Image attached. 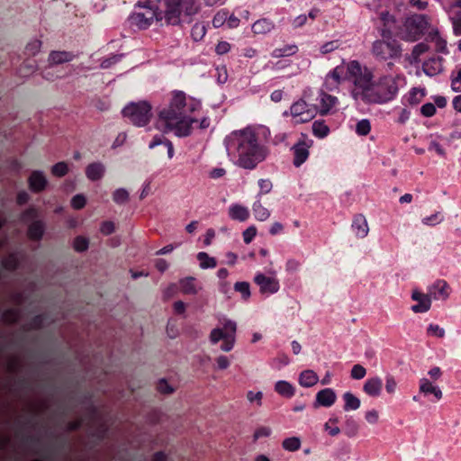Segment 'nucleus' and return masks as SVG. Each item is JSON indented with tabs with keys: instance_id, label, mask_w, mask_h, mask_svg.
<instances>
[{
	"instance_id": "nucleus-1",
	"label": "nucleus",
	"mask_w": 461,
	"mask_h": 461,
	"mask_svg": "<svg viewBox=\"0 0 461 461\" xmlns=\"http://www.w3.org/2000/svg\"><path fill=\"white\" fill-rule=\"evenodd\" d=\"M187 16L196 14L200 11L197 0H147L139 2L134 12L130 15L131 25L140 30H146L154 21L161 23L165 20L167 25H178L181 13Z\"/></svg>"
},
{
	"instance_id": "nucleus-2",
	"label": "nucleus",
	"mask_w": 461,
	"mask_h": 461,
	"mask_svg": "<svg viewBox=\"0 0 461 461\" xmlns=\"http://www.w3.org/2000/svg\"><path fill=\"white\" fill-rule=\"evenodd\" d=\"M224 145L228 155L237 158L236 164L249 170L256 168L269 153L268 148L251 127L230 132L225 137Z\"/></svg>"
},
{
	"instance_id": "nucleus-3",
	"label": "nucleus",
	"mask_w": 461,
	"mask_h": 461,
	"mask_svg": "<svg viewBox=\"0 0 461 461\" xmlns=\"http://www.w3.org/2000/svg\"><path fill=\"white\" fill-rule=\"evenodd\" d=\"M200 108L198 100L187 99L184 92L174 91L168 105L158 112V123L164 126L166 132L173 131L177 137H187L192 132L193 123L197 122L190 114Z\"/></svg>"
},
{
	"instance_id": "nucleus-4",
	"label": "nucleus",
	"mask_w": 461,
	"mask_h": 461,
	"mask_svg": "<svg viewBox=\"0 0 461 461\" xmlns=\"http://www.w3.org/2000/svg\"><path fill=\"white\" fill-rule=\"evenodd\" d=\"M397 78L393 76H383L373 83V86L365 92L366 104H386L398 95Z\"/></svg>"
},
{
	"instance_id": "nucleus-5",
	"label": "nucleus",
	"mask_w": 461,
	"mask_h": 461,
	"mask_svg": "<svg viewBox=\"0 0 461 461\" xmlns=\"http://www.w3.org/2000/svg\"><path fill=\"white\" fill-rule=\"evenodd\" d=\"M381 40L374 41L372 53L380 60H388L400 59L402 56V46L397 40L393 37L391 29H381Z\"/></svg>"
},
{
	"instance_id": "nucleus-6",
	"label": "nucleus",
	"mask_w": 461,
	"mask_h": 461,
	"mask_svg": "<svg viewBox=\"0 0 461 461\" xmlns=\"http://www.w3.org/2000/svg\"><path fill=\"white\" fill-rule=\"evenodd\" d=\"M152 106L147 101L131 102L122 109L123 117L136 127L146 126L152 117Z\"/></svg>"
},
{
	"instance_id": "nucleus-7",
	"label": "nucleus",
	"mask_w": 461,
	"mask_h": 461,
	"mask_svg": "<svg viewBox=\"0 0 461 461\" xmlns=\"http://www.w3.org/2000/svg\"><path fill=\"white\" fill-rule=\"evenodd\" d=\"M222 328H214L210 333V341L212 345L217 344L220 340H223L221 349L224 352H230L235 343V335L237 331V324L230 319H222L220 321Z\"/></svg>"
},
{
	"instance_id": "nucleus-8",
	"label": "nucleus",
	"mask_w": 461,
	"mask_h": 461,
	"mask_svg": "<svg viewBox=\"0 0 461 461\" xmlns=\"http://www.w3.org/2000/svg\"><path fill=\"white\" fill-rule=\"evenodd\" d=\"M346 77L352 80L355 86L361 89V98L364 101L365 92L373 86V74L367 68H362L357 60L348 64Z\"/></svg>"
},
{
	"instance_id": "nucleus-9",
	"label": "nucleus",
	"mask_w": 461,
	"mask_h": 461,
	"mask_svg": "<svg viewBox=\"0 0 461 461\" xmlns=\"http://www.w3.org/2000/svg\"><path fill=\"white\" fill-rule=\"evenodd\" d=\"M428 22L422 14H413L408 17L400 29L399 36L408 41H417L423 33Z\"/></svg>"
},
{
	"instance_id": "nucleus-10",
	"label": "nucleus",
	"mask_w": 461,
	"mask_h": 461,
	"mask_svg": "<svg viewBox=\"0 0 461 461\" xmlns=\"http://www.w3.org/2000/svg\"><path fill=\"white\" fill-rule=\"evenodd\" d=\"M318 108L314 104L306 103L303 99H299L294 103L290 111H285L283 116L291 115L294 124L305 123L312 121L317 114Z\"/></svg>"
},
{
	"instance_id": "nucleus-11",
	"label": "nucleus",
	"mask_w": 461,
	"mask_h": 461,
	"mask_svg": "<svg viewBox=\"0 0 461 461\" xmlns=\"http://www.w3.org/2000/svg\"><path fill=\"white\" fill-rule=\"evenodd\" d=\"M254 282L259 286L261 294H275L280 288L279 281L276 277L267 276L262 273H258L254 277Z\"/></svg>"
},
{
	"instance_id": "nucleus-12",
	"label": "nucleus",
	"mask_w": 461,
	"mask_h": 461,
	"mask_svg": "<svg viewBox=\"0 0 461 461\" xmlns=\"http://www.w3.org/2000/svg\"><path fill=\"white\" fill-rule=\"evenodd\" d=\"M428 293L431 299L445 301L449 297L450 286L447 281L438 279L428 288Z\"/></svg>"
},
{
	"instance_id": "nucleus-13",
	"label": "nucleus",
	"mask_w": 461,
	"mask_h": 461,
	"mask_svg": "<svg viewBox=\"0 0 461 461\" xmlns=\"http://www.w3.org/2000/svg\"><path fill=\"white\" fill-rule=\"evenodd\" d=\"M411 299L418 302L417 304L411 306V311L415 313L427 312L431 307V297L429 293L423 294L414 290L411 294Z\"/></svg>"
},
{
	"instance_id": "nucleus-14",
	"label": "nucleus",
	"mask_w": 461,
	"mask_h": 461,
	"mask_svg": "<svg viewBox=\"0 0 461 461\" xmlns=\"http://www.w3.org/2000/svg\"><path fill=\"white\" fill-rule=\"evenodd\" d=\"M48 180L42 171L33 170L28 178L29 189L35 194L41 193L46 189Z\"/></svg>"
},
{
	"instance_id": "nucleus-15",
	"label": "nucleus",
	"mask_w": 461,
	"mask_h": 461,
	"mask_svg": "<svg viewBox=\"0 0 461 461\" xmlns=\"http://www.w3.org/2000/svg\"><path fill=\"white\" fill-rule=\"evenodd\" d=\"M309 148L310 146L304 140H299L292 147L294 167H301L308 159L310 156Z\"/></svg>"
},
{
	"instance_id": "nucleus-16",
	"label": "nucleus",
	"mask_w": 461,
	"mask_h": 461,
	"mask_svg": "<svg viewBox=\"0 0 461 461\" xmlns=\"http://www.w3.org/2000/svg\"><path fill=\"white\" fill-rule=\"evenodd\" d=\"M337 400L336 393L331 388H324L316 393L314 407H330Z\"/></svg>"
},
{
	"instance_id": "nucleus-17",
	"label": "nucleus",
	"mask_w": 461,
	"mask_h": 461,
	"mask_svg": "<svg viewBox=\"0 0 461 461\" xmlns=\"http://www.w3.org/2000/svg\"><path fill=\"white\" fill-rule=\"evenodd\" d=\"M76 58H77V55L72 51L51 50L48 57V63L50 66H57L70 62Z\"/></svg>"
},
{
	"instance_id": "nucleus-18",
	"label": "nucleus",
	"mask_w": 461,
	"mask_h": 461,
	"mask_svg": "<svg viewBox=\"0 0 461 461\" xmlns=\"http://www.w3.org/2000/svg\"><path fill=\"white\" fill-rule=\"evenodd\" d=\"M444 59L439 56H433L424 61L422 69L429 77L438 75L443 70Z\"/></svg>"
},
{
	"instance_id": "nucleus-19",
	"label": "nucleus",
	"mask_w": 461,
	"mask_h": 461,
	"mask_svg": "<svg viewBox=\"0 0 461 461\" xmlns=\"http://www.w3.org/2000/svg\"><path fill=\"white\" fill-rule=\"evenodd\" d=\"M46 224L42 220L31 222L27 228V236L32 241H41L44 236Z\"/></svg>"
},
{
	"instance_id": "nucleus-20",
	"label": "nucleus",
	"mask_w": 461,
	"mask_h": 461,
	"mask_svg": "<svg viewBox=\"0 0 461 461\" xmlns=\"http://www.w3.org/2000/svg\"><path fill=\"white\" fill-rule=\"evenodd\" d=\"M382 388L383 381L378 376L368 378L363 385V391L371 397H378L381 394Z\"/></svg>"
},
{
	"instance_id": "nucleus-21",
	"label": "nucleus",
	"mask_w": 461,
	"mask_h": 461,
	"mask_svg": "<svg viewBox=\"0 0 461 461\" xmlns=\"http://www.w3.org/2000/svg\"><path fill=\"white\" fill-rule=\"evenodd\" d=\"M321 108L318 111L321 115H327L330 110L338 104V98L321 91L320 94Z\"/></svg>"
},
{
	"instance_id": "nucleus-22",
	"label": "nucleus",
	"mask_w": 461,
	"mask_h": 461,
	"mask_svg": "<svg viewBox=\"0 0 461 461\" xmlns=\"http://www.w3.org/2000/svg\"><path fill=\"white\" fill-rule=\"evenodd\" d=\"M351 227L358 238H365L368 234L367 221L362 214H357L354 217Z\"/></svg>"
},
{
	"instance_id": "nucleus-23",
	"label": "nucleus",
	"mask_w": 461,
	"mask_h": 461,
	"mask_svg": "<svg viewBox=\"0 0 461 461\" xmlns=\"http://www.w3.org/2000/svg\"><path fill=\"white\" fill-rule=\"evenodd\" d=\"M229 216L232 220L245 221L249 217V211L243 205L234 203L229 208Z\"/></svg>"
},
{
	"instance_id": "nucleus-24",
	"label": "nucleus",
	"mask_w": 461,
	"mask_h": 461,
	"mask_svg": "<svg viewBox=\"0 0 461 461\" xmlns=\"http://www.w3.org/2000/svg\"><path fill=\"white\" fill-rule=\"evenodd\" d=\"M275 28V23L268 18H261L256 21L252 25V32L255 34H266Z\"/></svg>"
},
{
	"instance_id": "nucleus-25",
	"label": "nucleus",
	"mask_w": 461,
	"mask_h": 461,
	"mask_svg": "<svg viewBox=\"0 0 461 461\" xmlns=\"http://www.w3.org/2000/svg\"><path fill=\"white\" fill-rule=\"evenodd\" d=\"M319 381L317 374L311 369L303 371L299 375V384L303 387H312L315 385Z\"/></svg>"
},
{
	"instance_id": "nucleus-26",
	"label": "nucleus",
	"mask_w": 461,
	"mask_h": 461,
	"mask_svg": "<svg viewBox=\"0 0 461 461\" xmlns=\"http://www.w3.org/2000/svg\"><path fill=\"white\" fill-rule=\"evenodd\" d=\"M104 173V167L99 162L89 164L86 168V175L88 179L92 181L99 180L103 177Z\"/></svg>"
},
{
	"instance_id": "nucleus-27",
	"label": "nucleus",
	"mask_w": 461,
	"mask_h": 461,
	"mask_svg": "<svg viewBox=\"0 0 461 461\" xmlns=\"http://www.w3.org/2000/svg\"><path fill=\"white\" fill-rule=\"evenodd\" d=\"M420 392L424 394L432 393L437 400H440L443 395L442 391L438 386H434L427 378L420 380Z\"/></svg>"
},
{
	"instance_id": "nucleus-28",
	"label": "nucleus",
	"mask_w": 461,
	"mask_h": 461,
	"mask_svg": "<svg viewBox=\"0 0 461 461\" xmlns=\"http://www.w3.org/2000/svg\"><path fill=\"white\" fill-rule=\"evenodd\" d=\"M275 391L283 397L292 398L295 393L294 387L285 380H280L275 384Z\"/></svg>"
},
{
	"instance_id": "nucleus-29",
	"label": "nucleus",
	"mask_w": 461,
	"mask_h": 461,
	"mask_svg": "<svg viewBox=\"0 0 461 461\" xmlns=\"http://www.w3.org/2000/svg\"><path fill=\"white\" fill-rule=\"evenodd\" d=\"M180 290L185 294L194 295L197 294V288L195 285V278L193 276H187L179 280Z\"/></svg>"
},
{
	"instance_id": "nucleus-30",
	"label": "nucleus",
	"mask_w": 461,
	"mask_h": 461,
	"mask_svg": "<svg viewBox=\"0 0 461 461\" xmlns=\"http://www.w3.org/2000/svg\"><path fill=\"white\" fill-rule=\"evenodd\" d=\"M343 400L345 402L343 409L346 411H355L360 407V400L350 392H346L343 394Z\"/></svg>"
},
{
	"instance_id": "nucleus-31",
	"label": "nucleus",
	"mask_w": 461,
	"mask_h": 461,
	"mask_svg": "<svg viewBox=\"0 0 461 461\" xmlns=\"http://www.w3.org/2000/svg\"><path fill=\"white\" fill-rule=\"evenodd\" d=\"M252 211H253L255 218L258 221H264L267 220L270 216V212L262 205L259 199H258L253 203Z\"/></svg>"
},
{
	"instance_id": "nucleus-32",
	"label": "nucleus",
	"mask_w": 461,
	"mask_h": 461,
	"mask_svg": "<svg viewBox=\"0 0 461 461\" xmlns=\"http://www.w3.org/2000/svg\"><path fill=\"white\" fill-rule=\"evenodd\" d=\"M196 258L200 263V267L203 269L214 268L217 266V260L206 252H199Z\"/></svg>"
},
{
	"instance_id": "nucleus-33",
	"label": "nucleus",
	"mask_w": 461,
	"mask_h": 461,
	"mask_svg": "<svg viewBox=\"0 0 461 461\" xmlns=\"http://www.w3.org/2000/svg\"><path fill=\"white\" fill-rule=\"evenodd\" d=\"M312 133L315 137L325 138L330 133V128L323 120H317L312 123Z\"/></svg>"
},
{
	"instance_id": "nucleus-34",
	"label": "nucleus",
	"mask_w": 461,
	"mask_h": 461,
	"mask_svg": "<svg viewBox=\"0 0 461 461\" xmlns=\"http://www.w3.org/2000/svg\"><path fill=\"white\" fill-rule=\"evenodd\" d=\"M20 311L16 308H9L2 313V320L7 324H15L19 321Z\"/></svg>"
},
{
	"instance_id": "nucleus-35",
	"label": "nucleus",
	"mask_w": 461,
	"mask_h": 461,
	"mask_svg": "<svg viewBox=\"0 0 461 461\" xmlns=\"http://www.w3.org/2000/svg\"><path fill=\"white\" fill-rule=\"evenodd\" d=\"M358 423L352 417H347L343 428L344 433L349 437H355L358 431Z\"/></svg>"
},
{
	"instance_id": "nucleus-36",
	"label": "nucleus",
	"mask_w": 461,
	"mask_h": 461,
	"mask_svg": "<svg viewBox=\"0 0 461 461\" xmlns=\"http://www.w3.org/2000/svg\"><path fill=\"white\" fill-rule=\"evenodd\" d=\"M39 211L34 206L25 209L20 215V221L23 223L32 222L39 220Z\"/></svg>"
},
{
	"instance_id": "nucleus-37",
	"label": "nucleus",
	"mask_w": 461,
	"mask_h": 461,
	"mask_svg": "<svg viewBox=\"0 0 461 461\" xmlns=\"http://www.w3.org/2000/svg\"><path fill=\"white\" fill-rule=\"evenodd\" d=\"M2 267L8 271H14L19 267V260L14 254H10L1 261Z\"/></svg>"
},
{
	"instance_id": "nucleus-38",
	"label": "nucleus",
	"mask_w": 461,
	"mask_h": 461,
	"mask_svg": "<svg viewBox=\"0 0 461 461\" xmlns=\"http://www.w3.org/2000/svg\"><path fill=\"white\" fill-rule=\"evenodd\" d=\"M207 32L206 25L203 23H196L191 30V36L194 41H199L203 40Z\"/></svg>"
},
{
	"instance_id": "nucleus-39",
	"label": "nucleus",
	"mask_w": 461,
	"mask_h": 461,
	"mask_svg": "<svg viewBox=\"0 0 461 461\" xmlns=\"http://www.w3.org/2000/svg\"><path fill=\"white\" fill-rule=\"evenodd\" d=\"M233 288H234L235 292H238L241 294V298L244 301H247L251 295L250 285L248 282H245V281L236 282L234 284Z\"/></svg>"
},
{
	"instance_id": "nucleus-40",
	"label": "nucleus",
	"mask_w": 461,
	"mask_h": 461,
	"mask_svg": "<svg viewBox=\"0 0 461 461\" xmlns=\"http://www.w3.org/2000/svg\"><path fill=\"white\" fill-rule=\"evenodd\" d=\"M42 42L40 40H32L29 41L24 49V55L27 57H34L40 52Z\"/></svg>"
},
{
	"instance_id": "nucleus-41",
	"label": "nucleus",
	"mask_w": 461,
	"mask_h": 461,
	"mask_svg": "<svg viewBox=\"0 0 461 461\" xmlns=\"http://www.w3.org/2000/svg\"><path fill=\"white\" fill-rule=\"evenodd\" d=\"M424 96H425V93L423 90H420L418 88H412L409 92V95L406 96V99L410 104L415 105V104H420Z\"/></svg>"
},
{
	"instance_id": "nucleus-42",
	"label": "nucleus",
	"mask_w": 461,
	"mask_h": 461,
	"mask_svg": "<svg viewBox=\"0 0 461 461\" xmlns=\"http://www.w3.org/2000/svg\"><path fill=\"white\" fill-rule=\"evenodd\" d=\"M282 447L287 451L294 452L300 449L301 440L297 437L287 438L283 441Z\"/></svg>"
},
{
	"instance_id": "nucleus-43",
	"label": "nucleus",
	"mask_w": 461,
	"mask_h": 461,
	"mask_svg": "<svg viewBox=\"0 0 461 461\" xmlns=\"http://www.w3.org/2000/svg\"><path fill=\"white\" fill-rule=\"evenodd\" d=\"M343 71H344L343 68H340V67L335 68L332 71H330L328 74V76L326 77L325 83L328 85L330 80H332L333 81V85L335 86H337L340 83V80L342 78Z\"/></svg>"
},
{
	"instance_id": "nucleus-44",
	"label": "nucleus",
	"mask_w": 461,
	"mask_h": 461,
	"mask_svg": "<svg viewBox=\"0 0 461 461\" xmlns=\"http://www.w3.org/2000/svg\"><path fill=\"white\" fill-rule=\"evenodd\" d=\"M370 131H371V124H370L369 120L362 119L357 123L356 132L359 136H366L370 132Z\"/></svg>"
},
{
	"instance_id": "nucleus-45",
	"label": "nucleus",
	"mask_w": 461,
	"mask_h": 461,
	"mask_svg": "<svg viewBox=\"0 0 461 461\" xmlns=\"http://www.w3.org/2000/svg\"><path fill=\"white\" fill-rule=\"evenodd\" d=\"M113 200L118 204H123L129 200V193L123 188L116 189L113 194Z\"/></svg>"
},
{
	"instance_id": "nucleus-46",
	"label": "nucleus",
	"mask_w": 461,
	"mask_h": 461,
	"mask_svg": "<svg viewBox=\"0 0 461 461\" xmlns=\"http://www.w3.org/2000/svg\"><path fill=\"white\" fill-rule=\"evenodd\" d=\"M89 246V240L83 237V236H77L75 238L73 242L74 249L77 252H84L88 249Z\"/></svg>"
},
{
	"instance_id": "nucleus-47",
	"label": "nucleus",
	"mask_w": 461,
	"mask_h": 461,
	"mask_svg": "<svg viewBox=\"0 0 461 461\" xmlns=\"http://www.w3.org/2000/svg\"><path fill=\"white\" fill-rule=\"evenodd\" d=\"M68 172V167L66 162H58L51 167V173L53 176L62 177Z\"/></svg>"
},
{
	"instance_id": "nucleus-48",
	"label": "nucleus",
	"mask_w": 461,
	"mask_h": 461,
	"mask_svg": "<svg viewBox=\"0 0 461 461\" xmlns=\"http://www.w3.org/2000/svg\"><path fill=\"white\" fill-rule=\"evenodd\" d=\"M44 317L41 314L35 315L27 325V330H41L43 327Z\"/></svg>"
},
{
	"instance_id": "nucleus-49",
	"label": "nucleus",
	"mask_w": 461,
	"mask_h": 461,
	"mask_svg": "<svg viewBox=\"0 0 461 461\" xmlns=\"http://www.w3.org/2000/svg\"><path fill=\"white\" fill-rule=\"evenodd\" d=\"M366 368L359 364L354 365L351 369V372H350L351 378H353L355 380H360V379L364 378L366 376Z\"/></svg>"
},
{
	"instance_id": "nucleus-50",
	"label": "nucleus",
	"mask_w": 461,
	"mask_h": 461,
	"mask_svg": "<svg viewBox=\"0 0 461 461\" xmlns=\"http://www.w3.org/2000/svg\"><path fill=\"white\" fill-rule=\"evenodd\" d=\"M340 46V41L339 40H335V41H328V42H325L324 44H322L321 46V52L322 54H328L337 49H339Z\"/></svg>"
},
{
	"instance_id": "nucleus-51",
	"label": "nucleus",
	"mask_w": 461,
	"mask_h": 461,
	"mask_svg": "<svg viewBox=\"0 0 461 461\" xmlns=\"http://www.w3.org/2000/svg\"><path fill=\"white\" fill-rule=\"evenodd\" d=\"M444 217L440 212H436L430 216L422 219V222L426 225L435 226L443 221Z\"/></svg>"
},
{
	"instance_id": "nucleus-52",
	"label": "nucleus",
	"mask_w": 461,
	"mask_h": 461,
	"mask_svg": "<svg viewBox=\"0 0 461 461\" xmlns=\"http://www.w3.org/2000/svg\"><path fill=\"white\" fill-rule=\"evenodd\" d=\"M427 333L437 338H443L445 336V330L438 324L431 323L427 329Z\"/></svg>"
},
{
	"instance_id": "nucleus-53",
	"label": "nucleus",
	"mask_w": 461,
	"mask_h": 461,
	"mask_svg": "<svg viewBox=\"0 0 461 461\" xmlns=\"http://www.w3.org/2000/svg\"><path fill=\"white\" fill-rule=\"evenodd\" d=\"M259 193L258 197H260L261 194H268L273 187L272 182L269 179H259L258 180Z\"/></svg>"
},
{
	"instance_id": "nucleus-54",
	"label": "nucleus",
	"mask_w": 461,
	"mask_h": 461,
	"mask_svg": "<svg viewBox=\"0 0 461 461\" xmlns=\"http://www.w3.org/2000/svg\"><path fill=\"white\" fill-rule=\"evenodd\" d=\"M86 203V197L83 194H76L71 200V206L76 210H80Z\"/></svg>"
},
{
	"instance_id": "nucleus-55",
	"label": "nucleus",
	"mask_w": 461,
	"mask_h": 461,
	"mask_svg": "<svg viewBox=\"0 0 461 461\" xmlns=\"http://www.w3.org/2000/svg\"><path fill=\"white\" fill-rule=\"evenodd\" d=\"M52 67L50 66L42 72V77L48 81H54L57 78H61L65 77V74H54L52 71Z\"/></svg>"
},
{
	"instance_id": "nucleus-56",
	"label": "nucleus",
	"mask_w": 461,
	"mask_h": 461,
	"mask_svg": "<svg viewBox=\"0 0 461 461\" xmlns=\"http://www.w3.org/2000/svg\"><path fill=\"white\" fill-rule=\"evenodd\" d=\"M257 234V228L255 226H249L246 229L243 233V240L246 244H249Z\"/></svg>"
},
{
	"instance_id": "nucleus-57",
	"label": "nucleus",
	"mask_w": 461,
	"mask_h": 461,
	"mask_svg": "<svg viewBox=\"0 0 461 461\" xmlns=\"http://www.w3.org/2000/svg\"><path fill=\"white\" fill-rule=\"evenodd\" d=\"M428 50L429 45L427 43L420 42L414 46L411 55L414 59H417L420 55L428 51Z\"/></svg>"
},
{
	"instance_id": "nucleus-58",
	"label": "nucleus",
	"mask_w": 461,
	"mask_h": 461,
	"mask_svg": "<svg viewBox=\"0 0 461 461\" xmlns=\"http://www.w3.org/2000/svg\"><path fill=\"white\" fill-rule=\"evenodd\" d=\"M227 16H228V12H218L212 19L213 27L219 28L221 25H223L227 19Z\"/></svg>"
},
{
	"instance_id": "nucleus-59",
	"label": "nucleus",
	"mask_w": 461,
	"mask_h": 461,
	"mask_svg": "<svg viewBox=\"0 0 461 461\" xmlns=\"http://www.w3.org/2000/svg\"><path fill=\"white\" fill-rule=\"evenodd\" d=\"M420 113L425 117H431L436 113V106L432 103H426L421 106Z\"/></svg>"
},
{
	"instance_id": "nucleus-60",
	"label": "nucleus",
	"mask_w": 461,
	"mask_h": 461,
	"mask_svg": "<svg viewBox=\"0 0 461 461\" xmlns=\"http://www.w3.org/2000/svg\"><path fill=\"white\" fill-rule=\"evenodd\" d=\"M157 389L161 393H171L174 392L173 387L165 379H160L158 381Z\"/></svg>"
},
{
	"instance_id": "nucleus-61",
	"label": "nucleus",
	"mask_w": 461,
	"mask_h": 461,
	"mask_svg": "<svg viewBox=\"0 0 461 461\" xmlns=\"http://www.w3.org/2000/svg\"><path fill=\"white\" fill-rule=\"evenodd\" d=\"M115 230V225L111 221H103L100 227V231L104 235H110Z\"/></svg>"
},
{
	"instance_id": "nucleus-62",
	"label": "nucleus",
	"mask_w": 461,
	"mask_h": 461,
	"mask_svg": "<svg viewBox=\"0 0 461 461\" xmlns=\"http://www.w3.org/2000/svg\"><path fill=\"white\" fill-rule=\"evenodd\" d=\"M108 429L105 424H100L95 431L93 433L97 440L102 441L106 438Z\"/></svg>"
},
{
	"instance_id": "nucleus-63",
	"label": "nucleus",
	"mask_w": 461,
	"mask_h": 461,
	"mask_svg": "<svg viewBox=\"0 0 461 461\" xmlns=\"http://www.w3.org/2000/svg\"><path fill=\"white\" fill-rule=\"evenodd\" d=\"M397 383L394 377L391 375H386L385 378V390L388 393H393L396 390Z\"/></svg>"
},
{
	"instance_id": "nucleus-64",
	"label": "nucleus",
	"mask_w": 461,
	"mask_h": 461,
	"mask_svg": "<svg viewBox=\"0 0 461 461\" xmlns=\"http://www.w3.org/2000/svg\"><path fill=\"white\" fill-rule=\"evenodd\" d=\"M451 88L455 92H461V68L457 72L456 77L452 78Z\"/></svg>"
}]
</instances>
